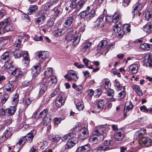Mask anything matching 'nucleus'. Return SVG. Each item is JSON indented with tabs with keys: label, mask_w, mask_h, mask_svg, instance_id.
I'll return each instance as SVG.
<instances>
[{
	"label": "nucleus",
	"mask_w": 152,
	"mask_h": 152,
	"mask_svg": "<svg viewBox=\"0 0 152 152\" xmlns=\"http://www.w3.org/2000/svg\"><path fill=\"white\" fill-rule=\"evenodd\" d=\"M11 53L8 52L4 53L1 56L0 61L1 62H4L5 61L11 60Z\"/></svg>",
	"instance_id": "obj_23"
},
{
	"label": "nucleus",
	"mask_w": 152,
	"mask_h": 152,
	"mask_svg": "<svg viewBox=\"0 0 152 152\" xmlns=\"http://www.w3.org/2000/svg\"><path fill=\"white\" fill-rule=\"evenodd\" d=\"M145 4V3L143 2L142 1H139L137 3H136L133 7V11L132 12L133 15H135V11L136 13L140 11L141 10Z\"/></svg>",
	"instance_id": "obj_9"
},
{
	"label": "nucleus",
	"mask_w": 152,
	"mask_h": 152,
	"mask_svg": "<svg viewBox=\"0 0 152 152\" xmlns=\"http://www.w3.org/2000/svg\"><path fill=\"white\" fill-rule=\"evenodd\" d=\"M38 9V7L37 5H31L30 6V7L28 10V13L29 15L33 14L37 11Z\"/></svg>",
	"instance_id": "obj_28"
},
{
	"label": "nucleus",
	"mask_w": 152,
	"mask_h": 152,
	"mask_svg": "<svg viewBox=\"0 0 152 152\" xmlns=\"http://www.w3.org/2000/svg\"><path fill=\"white\" fill-rule=\"evenodd\" d=\"M109 129L107 127H106L104 126H101L99 127V130L100 132H103L105 133L108 132Z\"/></svg>",
	"instance_id": "obj_58"
},
{
	"label": "nucleus",
	"mask_w": 152,
	"mask_h": 152,
	"mask_svg": "<svg viewBox=\"0 0 152 152\" xmlns=\"http://www.w3.org/2000/svg\"><path fill=\"white\" fill-rule=\"evenodd\" d=\"M22 51L17 48H15V50L14 52L13 55L15 58H19L22 56Z\"/></svg>",
	"instance_id": "obj_39"
},
{
	"label": "nucleus",
	"mask_w": 152,
	"mask_h": 152,
	"mask_svg": "<svg viewBox=\"0 0 152 152\" xmlns=\"http://www.w3.org/2000/svg\"><path fill=\"white\" fill-rule=\"evenodd\" d=\"M60 93V89L59 88L56 89L52 93L50 94V98H51L55 96L57 94H58Z\"/></svg>",
	"instance_id": "obj_57"
},
{
	"label": "nucleus",
	"mask_w": 152,
	"mask_h": 152,
	"mask_svg": "<svg viewBox=\"0 0 152 152\" xmlns=\"http://www.w3.org/2000/svg\"><path fill=\"white\" fill-rule=\"evenodd\" d=\"M67 33L66 37V39L68 41H70L72 44L75 46L79 43L80 38H78V36L74 33L73 29L72 28H70L67 29Z\"/></svg>",
	"instance_id": "obj_1"
},
{
	"label": "nucleus",
	"mask_w": 152,
	"mask_h": 152,
	"mask_svg": "<svg viewBox=\"0 0 152 152\" xmlns=\"http://www.w3.org/2000/svg\"><path fill=\"white\" fill-rule=\"evenodd\" d=\"M41 66L40 64H38L37 65L34 66L32 69V73L33 75V78H35L40 71Z\"/></svg>",
	"instance_id": "obj_16"
},
{
	"label": "nucleus",
	"mask_w": 152,
	"mask_h": 152,
	"mask_svg": "<svg viewBox=\"0 0 152 152\" xmlns=\"http://www.w3.org/2000/svg\"><path fill=\"white\" fill-rule=\"evenodd\" d=\"M133 106L132 102H126L124 109V113L125 116H126L127 114L126 113L131 110L133 108Z\"/></svg>",
	"instance_id": "obj_22"
},
{
	"label": "nucleus",
	"mask_w": 152,
	"mask_h": 152,
	"mask_svg": "<svg viewBox=\"0 0 152 152\" xmlns=\"http://www.w3.org/2000/svg\"><path fill=\"white\" fill-rule=\"evenodd\" d=\"M86 1L85 0H80L77 2L70 4L69 7L72 10L75 9V12H77L83 7Z\"/></svg>",
	"instance_id": "obj_6"
},
{
	"label": "nucleus",
	"mask_w": 152,
	"mask_h": 152,
	"mask_svg": "<svg viewBox=\"0 0 152 152\" xmlns=\"http://www.w3.org/2000/svg\"><path fill=\"white\" fill-rule=\"evenodd\" d=\"M18 37L20 38V40H21V41L24 42L27 40L29 36L27 35H24L23 36H20Z\"/></svg>",
	"instance_id": "obj_61"
},
{
	"label": "nucleus",
	"mask_w": 152,
	"mask_h": 152,
	"mask_svg": "<svg viewBox=\"0 0 152 152\" xmlns=\"http://www.w3.org/2000/svg\"><path fill=\"white\" fill-rule=\"evenodd\" d=\"M121 25L120 24H115L113 26V30L117 34L116 35H117L118 37L119 38L122 37L124 34V32L123 28H121Z\"/></svg>",
	"instance_id": "obj_7"
},
{
	"label": "nucleus",
	"mask_w": 152,
	"mask_h": 152,
	"mask_svg": "<svg viewBox=\"0 0 152 152\" xmlns=\"http://www.w3.org/2000/svg\"><path fill=\"white\" fill-rule=\"evenodd\" d=\"M13 29L12 24L8 19H6L0 22V34L12 31Z\"/></svg>",
	"instance_id": "obj_2"
},
{
	"label": "nucleus",
	"mask_w": 152,
	"mask_h": 152,
	"mask_svg": "<svg viewBox=\"0 0 152 152\" xmlns=\"http://www.w3.org/2000/svg\"><path fill=\"white\" fill-rule=\"evenodd\" d=\"M72 87L73 88L75 89L77 91L80 92L82 91L83 88V86L82 85H77L75 83H73L72 85Z\"/></svg>",
	"instance_id": "obj_31"
},
{
	"label": "nucleus",
	"mask_w": 152,
	"mask_h": 152,
	"mask_svg": "<svg viewBox=\"0 0 152 152\" xmlns=\"http://www.w3.org/2000/svg\"><path fill=\"white\" fill-rule=\"evenodd\" d=\"M138 70V67L137 64H132L129 66V71L130 73L133 74H136L137 73Z\"/></svg>",
	"instance_id": "obj_25"
},
{
	"label": "nucleus",
	"mask_w": 152,
	"mask_h": 152,
	"mask_svg": "<svg viewBox=\"0 0 152 152\" xmlns=\"http://www.w3.org/2000/svg\"><path fill=\"white\" fill-rule=\"evenodd\" d=\"M5 64L4 65H6L7 66V68L8 69L11 66V63H12V62L11 60L8 61H6L4 62Z\"/></svg>",
	"instance_id": "obj_63"
},
{
	"label": "nucleus",
	"mask_w": 152,
	"mask_h": 152,
	"mask_svg": "<svg viewBox=\"0 0 152 152\" xmlns=\"http://www.w3.org/2000/svg\"><path fill=\"white\" fill-rule=\"evenodd\" d=\"M8 69L9 73L13 75H15L16 74L18 70L16 68L12 66H11Z\"/></svg>",
	"instance_id": "obj_44"
},
{
	"label": "nucleus",
	"mask_w": 152,
	"mask_h": 152,
	"mask_svg": "<svg viewBox=\"0 0 152 152\" xmlns=\"http://www.w3.org/2000/svg\"><path fill=\"white\" fill-rule=\"evenodd\" d=\"M91 45L90 42H87L83 44L80 48L81 51L86 54L89 53L90 47Z\"/></svg>",
	"instance_id": "obj_17"
},
{
	"label": "nucleus",
	"mask_w": 152,
	"mask_h": 152,
	"mask_svg": "<svg viewBox=\"0 0 152 152\" xmlns=\"http://www.w3.org/2000/svg\"><path fill=\"white\" fill-rule=\"evenodd\" d=\"M66 100V97L64 94H60L56 97L55 101L56 106L60 107L64 103Z\"/></svg>",
	"instance_id": "obj_8"
},
{
	"label": "nucleus",
	"mask_w": 152,
	"mask_h": 152,
	"mask_svg": "<svg viewBox=\"0 0 152 152\" xmlns=\"http://www.w3.org/2000/svg\"><path fill=\"white\" fill-rule=\"evenodd\" d=\"M143 62L145 66H149V67L152 66V59L151 55L150 54L145 55L143 60Z\"/></svg>",
	"instance_id": "obj_15"
},
{
	"label": "nucleus",
	"mask_w": 152,
	"mask_h": 152,
	"mask_svg": "<svg viewBox=\"0 0 152 152\" xmlns=\"http://www.w3.org/2000/svg\"><path fill=\"white\" fill-rule=\"evenodd\" d=\"M114 86L115 88L118 91L121 90V88H123L122 86L120 84L119 82L117 81L116 80H115Z\"/></svg>",
	"instance_id": "obj_54"
},
{
	"label": "nucleus",
	"mask_w": 152,
	"mask_h": 152,
	"mask_svg": "<svg viewBox=\"0 0 152 152\" xmlns=\"http://www.w3.org/2000/svg\"><path fill=\"white\" fill-rule=\"evenodd\" d=\"M140 110L141 111L145 112H147L149 111L151 112L152 111V108H150L147 109L145 106L143 105L141 106L140 108Z\"/></svg>",
	"instance_id": "obj_56"
},
{
	"label": "nucleus",
	"mask_w": 152,
	"mask_h": 152,
	"mask_svg": "<svg viewBox=\"0 0 152 152\" xmlns=\"http://www.w3.org/2000/svg\"><path fill=\"white\" fill-rule=\"evenodd\" d=\"M39 94L40 95H43L47 90V87L44 84H42L40 85L39 87Z\"/></svg>",
	"instance_id": "obj_33"
},
{
	"label": "nucleus",
	"mask_w": 152,
	"mask_h": 152,
	"mask_svg": "<svg viewBox=\"0 0 152 152\" xmlns=\"http://www.w3.org/2000/svg\"><path fill=\"white\" fill-rule=\"evenodd\" d=\"M143 30L145 31L146 34H148L152 33V24L150 23H147L143 26Z\"/></svg>",
	"instance_id": "obj_24"
},
{
	"label": "nucleus",
	"mask_w": 152,
	"mask_h": 152,
	"mask_svg": "<svg viewBox=\"0 0 152 152\" xmlns=\"http://www.w3.org/2000/svg\"><path fill=\"white\" fill-rule=\"evenodd\" d=\"M114 136L115 139L118 141H120L123 138V135L121 134H114Z\"/></svg>",
	"instance_id": "obj_59"
},
{
	"label": "nucleus",
	"mask_w": 152,
	"mask_h": 152,
	"mask_svg": "<svg viewBox=\"0 0 152 152\" xmlns=\"http://www.w3.org/2000/svg\"><path fill=\"white\" fill-rule=\"evenodd\" d=\"M121 16V13L119 12H116L113 15L111 18L113 23H118Z\"/></svg>",
	"instance_id": "obj_21"
},
{
	"label": "nucleus",
	"mask_w": 152,
	"mask_h": 152,
	"mask_svg": "<svg viewBox=\"0 0 152 152\" xmlns=\"http://www.w3.org/2000/svg\"><path fill=\"white\" fill-rule=\"evenodd\" d=\"M22 55L23 56L24 59L25 60H26L27 63L25 62V63L28 64V63L29 61V57H28V53L27 51H24L23 52Z\"/></svg>",
	"instance_id": "obj_51"
},
{
	"label": "nucleus",
	"mask_w": 152,
	"mask_h": 152,
	"mask_svg": "<svg viewBox=\"0 0 152 152\" xmlns=\"http://www.w3.org/2000/svg\"><path fill=\"white\" fill-rule=\"evenodd\" d=\"M73 20L72 16H70L67 18L65 20L64 24L66 27H69L72 24Z\"/></svg>",
	"instance_id": "obj_30"
},
{
	"label": "nucleus",
	"mask_w": 152,
	"mask_h": 152,
	"mask_svg": "<svg viewBox=\"0 0 152 152\" xmlns=\"http://www.w3.org/2000/svg\"><path fill=\"white\" fill-rule=\"evenodd\" d=\"M103 84L104 88L107 89L110 86L111 83L108 79H104L103 80Z\"/></svg>",
	"instance_id": "obj_47"
},
{
	"label": "nucleus",
	"mask_w": 152,
	"mask_h": 152,
	"mask_svg": "<svg viewBox=\"0 0 152 152\" xmlns=\"http://www.w3.org/2000/svg\"><path fill=\"white\" fill-rule=\"evenodd\" d=\"M5 90L9 93H11L14 91L13 85L9 82H6L4 85Z\"/></svg>",
	"instance_id": "obj_18"
},
{
	"label": "nucleus",
	"mask_w": 152,
	"mask_h": 152,
	"mask_svg": "<svg viewBox=\"0 0 152 152\" xmlns=\"http://www.w3.org/2000/svg\"><path fill=\"white\" fill-rule=\"evenodd\" d=\"M64 77L68 81L75 82L79 78L77 76V72L72 70H69L67 74L64 76Z\"/></svg>",
	"instance_id": "obj_5"
},
{
	"label": "nucleus",
	"mask_w": 152,
	"mask_h": 152,
	"mask_svg": "<svg viewBox=\"0 0 152 152\" xmlns=\"http://www.w3.org/2000/svg\"><path fill=\"white\" fill-rule=\"evenodd\" d=\"M35 135L34 134H27L26 136V139L28 142H31Z\"/></svg>",
	"instance_id": "obj_45"
},
{
	"label": "nucleus",
	"mask_w": 152,
	"mask_h": 152,
	"mask_svg": "<svg viewBox=\"0 0 152 152\" xmlns=\"http://www.w3.org/2000/svg\"><path fill=\"white\" fill-rule=\"evenodd\" d=\"M88 134H80L78 137V139L81 140H84L86 139L88 136Z\"/></svg>",
	"instance_id": "obj_53"
},
{
	"label": "nucleus",
	"mask_w": 152,
	"mask_h": 152,
	"mask_svg": "<svg viewBox=\"0 0 152 152\" xmlns=\"http://www.w3.org/2000/svg\"><path fill=\"white\" fill-rule=\"evenodd\" d=\"M111 142V141L110 140L104 141L103 145H102L103 148V151H106L112 149V148L110 147V146L112 145Z\"/></svg>",
	"instance_id": "obj_19"
},
{
	"label": "nucleus",
	"mask_w": 152,
	"mask_h": 152,
	"mask_svg": "<svg viewBox=\"0 0 152 152\" xmlns=\"http://www.w3.org/2000/svg\"><path fill=\"white\" fill-rule=\"evenodd\" d=\"M48 115L43 118H44L43 124L44 126H47L49 124L51 120L50 118V117L49 118L48 117Z\"/></svg>",
	"instance_id": "obj_46"
},
{
	"label": "nucleus",
	"mask_w": 152,
	"mask_h": 152,
	"mask_svg": "<svg viewBox=\"0 0 152 152\" xmlns=\"http://www.w3.org/2000/svg\"><path fill=\"white\" fill-rule=\"evenodd\" d=\"M141 142L143 147H148L151 145L152 140L148 137H142L140 139L139 143Z\"/></svg>",
	"instance_id": "obj_11"
},
{
	"label": "nucleus",
	"mask_w": 152,
	"mask_h": 152,
	"mask_svg": "<svg viewBox=\"0 0 152 152\" xmlns=\"http://www.w3.org/2000/svg\"><path fill=\"white\" fill-rule=\"evenodd\" d=\"M107 41L106 39H104L99 42L97 46V51L101 54L105 55L108 51L109 48H107Z\"/></svg>",
	"instance_id": "obj_4"
},
{
	"label": "nucleus",
	"mask_w": 152,
	"mask_h": 152,
	"mask_svg": "<svg viewBox=\"0 0 152 152\" xmlns=\"http://www.w3.org/2000/svg\"><path fill=\"white\" fill-rule=\"evenodd\" d=\"M21 40H20V38L18 37L16 39V40L13 43V47L14 48H16L18 49L20 46Z\"/></svg>",
	"instance_id": "obj_41"
},
{
	"label": "nucleus",
	"mask_w": 152,
	"mask_h": 152,
	"mask_svg": "<svg viewBox=\"0 0 152 152\" xmlns=\"http://www.w3.org/2000/svg\"><path fill=\"white\" fill-rule=\"evenodd\" d=\"M133 90L134 91L138 96H142L143 93L139 86L134 85L132 86Z\"/></svg>",
	"instance_id": "obj_27"
},
{
	"label": "nucleus",
	"mask_w": 152,
	"mask_h": 152,
	"mask_svg": "<svg viewBox=\"0 0 152 152\" xmlns=\"http://www.w3.org/2000/svg\"><path fill=\"white\" fill-rule=\"evenodd\" d=\"M55 15L56 16H59L62 13V10L59 7H56L53 9Z\"/></svg>",
	"instance_id": "obj_34"
},
{
	"label": "nucleus",
	"mask_w": 152,
	"mask_h": 152,
	"mask_svg": "<svg viewBox=\"0 0 152 152\" xmlns=\"http://www.w3.org/2000/svg\"><path fill=\"white\" fill-rule=\"evenodd\" d=\"M43 11H41L39 14H42V16L37 19L36 23L38 25H41L43 24L45 20V17L44 15H42Z\"/></svg>",
	"instance_id": "obj_26"
},
{
	"label": "nucleus",
	"mask_w": 152,
	"mask_h": 152,
	"mask_svg": "<svg viewBox=\"0 0 152 152\" xmlns=\"http://www.w3.org/2000/svg\"><path fill=\"white\" fill-rule=\"evenodd\" d=\"M125 95L126 92L124 90H123L118 94V99H121L124 98L125 97Z\"/></svg>",
	"instance_id": "obj_60"
},
{
	"label": "nucleus",
	"mask_w": 152,
	"mask_h": 152,
	"mask_svg": "<svg viewBox=\"0 0 152 152\" xmlns=\"http://www.w3.org/2000/svg\"><path fill=\"white\" fill-rule=\"evenodd\" d=\"M90 147L89 144H87L78 148L76 152H88L90 150Z\"/></svg>",
	"instance_id": "obj_20"
},
{
	"label": "nucleus",
	"mask_w": 152,
	"mask_h": 152,
	"mask_svg": "<svg viewBox=\"0 0 152 152\" xmlns=\"http://www.w3.org/2000/svg\"><path fill=\"white\" fill-rule=\"evenodd\" d=\"M80 123H77L75 126L72 129V132H81L82 133H87L88 132L87 129L86 127L80 129Z\"/></svg>",
	"instance_id": "obj_12"
},
{
	"label": "nucleus",
	"mask_w": 152,
	"mask_h": 152,
	"mask_svg": "<svg viewBox=\"0 0 152 152\" xmlns=\"http://www.w3.org/2000/svg\"><path fill=\"white\" fill-rule=\"evenodd\" d=\"M16 73L17 75L16 76V77L20 78L23 75L24 72L20 71H19V70L18 69Z\"/></svg>",
	"instance_id": "obj_64"
},
{
	"label": "nucleus",
	"mask_w": 152,
	"mask_h": 152,
	"mask_svg": "<svg viewBox=\"0 0 152 152\" xmlns=\"http://www.w3.org/2000/svg\"><path fill=\"white\" fill-rule=\"evenodd\" d=\"M104 17L103 15H101L96 20V23H97L98 26L102 27L103 26Z\"/></svg>",
	"instance_id": "obj_32"
},
{
	"label": "nucleus",
	"mask_w": 152,
	"mask_h": 152,
	"mask_svg": "<svg viewBox=\"0 0 152 152\" xmlns=\"http://www.w3.org/2000/svg\"><path fill=\"white\" fill-rule=\"evenodd\" d=\"M57 83V80L55 76H52L50 80L48 82V84L50 86L55 85Z\"/></svg>",
	"instance_id": "obj_43"
},
{
	"label": "nucleus",
	"mask_w": 152,
	"mask_h": 152,
	"mask_svg": "<svg viewBox=\"0 0 152 152\" xmlns=\"http://www.w3.org/2000/svg\"><path fill=\"white\" fill-rule=\"evenodd\" d=\"M53 2L48 3L45 4L44 6V9L45 11H48L52 8L53 5Z\"/></svg>",
	"instance_id": "obj_42"
},
{
	"label": "nucleus",
	"mask_w": 152,
	"mask_h": 152,
	"mask_svg": "<svg viewBox=\"0 0 152 152\" xmlns=\"http://www.w3.org/2000/svg\"><path fill=\"white\" fill-rule=\"evenodd\" d=\"M9 97V95L8 94L5 93L1 97V103L3 104H4L7 101Z\"/></svg>",
	"instance_id": "obj_40"
},
{
	"label": "nucleus",
	"mask_w": 152,
	"mask_h": 152,
	"mask_svg": "<svg viewBox=\"0 0 152 152\" xmlns=\"http://www.w3.org/2000/svg\"><path fill=\"white\" fill-rule=\"evenodd\" d=\"M77 142V137L69 139L66 143L65 148L66 149H69L74 146Z\"/></svg>",
	"instance_id": "obj_10"
},
{
	"label": "nucleus",
	"mask_w": 152,
	"mask_h": 152,
	"mask_svg": "<svg viewBox=\"0 0 152 152\" xmlns=\"http://www.w3.org/2000/svg\"><path fill=\"white\" fill-rule=\"evenodd\" d=\"M61 139V137L58 134L53 135L51 137V140L52 142H56L59 140Z\"/></svg>",
	"instance_id": "obj_50"
},
{
	"label": "nucleus",
	"mask_w": 152,
	"mask_h": 152,
	"mask_svg": "<svg viewBox=\"0 0 152 152\" xmlns=\"http://www.w3.org/2000/svg\"><path fill=\"white\" fill-rule=\"evenodd\" d=\"M32 101V99L30 98H28L27 99H23V103L25 106L26 107H27Z\"/></svg>",
	"instance_id": "obj_55"
},
{
	"label": "nucleus",
	"mask_w": 152,
	"mask_h": 152,
	"mask_svg": "<svg viewBox=\"0 0 152 152\" xmlns=\"http://www.w3.org/2000/svg\"><path fill=\"white\" fill-rule=\"evenodd\" d=\"M56 29H55L53 31V34L55 36L57 37L60 36L63 34L65 32L62 29H59L57 31Z\"/></svg>",
	"instance_id": "obj_37"
},
{
	"label": "nucleus",
	"mask_w": 152,
	"mask_h": 152,
	"mask_svg": "<svg viewBox=\"0 0 152 152\" xmlns=\"http://www.w3.org/2000/svg\"><path fill=\"white\" fill-rule=\"evenodd\" d=\"M104 139V137L102 134H96V135L91 137L90 139L92 141L95 142V143H98L103 140Z\"/></svg>",
	"instance_id": "obj_13"
},
{
	"label": "nucleus",
	"mask_w": 152,
	"mask_h": 152,
	"mask_svg": "<svg viewBox=\"0 0 152 152\" xmlns=\"http://www.w3.org/2000/svg\"><path fill=\"white\" fill-rule=\"evenodd\" d=\"M53 69L52 68H48L45 71L44 75L45 77H48L50 76L52 74Z\"/></svg>",
	"instance_id": "obj_36"
},
{
	"label": "nucleus",
	"mask_w": 152,
	"mask_h": 152,
	"mask_svg": "<svg viewBox=\"0 0 152 152\" xmlns=\"http://www.w3.org/2000/svg\"><path fill=\"white\" fill-rule=\"evenodd\" d=\"M75 137H76V135L75 134H65L62 138L63 140L65 141L67 139H70Z\"/></svg>",
	"instance_id": "obj_35"
},
{
	"label": "nucleus",
	"mask_w": 152,
	"mask_h": 152,
	"mask_svg": "<svg viewBox=\"0 0 152 152\" xmlns=\"http://www.w3.org/2000/svg\"><path fill=\"white\" fill-rule=\"evenodd\" d=\"M48 111L47 109H44L42 112L40 113L39 116V118H43L44 117L48 115Z\"/></svg>",
	"instance_id": "obj_48"
},
{
	"label": "nucleus",
	"mask_w": 152,
	"mask_h": 152,
	"mask_svg": "<svg viewBox=\"0 0 152 152\" xmlns=\"http://www.w3.org/2000/svg\"><path fill=\"white\" fill-rule=\"evenodd\" d=\"M18 101L19 95L18 94H15L12 98V103L13 106H11L10 108L6 109V111L7 113L10 115L14 114Z\"/></svg>",
	"instance_id": "obj_3"
},
{
	"label": "nucleus",
	"mask_w": 152,
	"mask_h": 152,
	"mask_svg": "<svg viewBox=\"0 0 152 152\" xmlns=\"http://www.w3.org/2000/svg\"><path fill=\"white\" fill-rule=\"evenodd\" d=\"M145 18L148 20L152 17V9L149 10L145 15Z\"/></svg>",
	"instance_id": "obj_49"
},
{
	"label": "nucleus",
	"mask_w": 152,
	"mask_h": 152,
	"mask_svg": "<svg viewBox=\"0 0 152 152\" xmlns=\"http://www.w3.org/2000/svg\"><path fill=\"white\" fill-rule=\"evenodd\" d=\"M95 14V10H91L90 12L87 13V17H86L87 20H91L94 16Z\"/></svg>",
	"instance_id": "obj_38"
},
{
	"label": "nucleus",
	"mask_w": 152,
	"mask_h": 152,
	"mask_svg": "<svg viewBox=\"0 0 152 152\" xmlns=\"http://www.w3.org/2000/svg\"><path fill=\"white\" fill-rule=\"evenodd\" d=\"M48 52L46 51H39L36 53V58L40 61H42L47 57Z\"/></svg>",
	"instance_id": "obj_14"
},
{
	"label": "nucleus",
	"mask_w": 152,
	"mask_h": 152,
	"mask_svg": "<svg viewBox=\"0 0 152 152\" xmlns=\"http://www.w3.org/2000/svg\"><path fill=\"white\" fill-rule=\"evenodd\" d=\"M114 91L111 89H109L107 92L108 96H113L114 95Z\"/></svg>",
	"instance_id": "obj_62"
},
{
	"label": "nucleus",
	"mask_w": 152,
	"mask_h": 152,
	"mask_svg": "<svg viewBox=\"0 0 152 152\" xmlns=\"http://www.w3.org/2000/svg\"><path fill=\"white\" fill-rule=\"evenodd\" d=\"M76 107L77 109L79 111H80L83 110L84 108V105L82 102H78L76 105Z\"/></svg>",
	"instance_id": "obj_52"
},
{
	"label": "nucleus",
	"mask_w": 152,
	"mask_h": 152,
	"mask_svg": "<svg viewBox=\"0 0 152 152\" xmlns=\"http://www.w3.org/2000/svg\"><path fill=\"white\" fill-rule=\"evenodd\" d=\"M96 105H97V109L99 110H102L104 108V103L103 100L99 99L97 101Z\"/></svg>",
	"instance_id": "obj_29"
}]
</instances>
